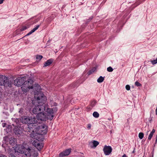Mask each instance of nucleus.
<instances>
[{"label": "nucleus", "instance_id": "obj_1", "mask_svg": "<svg viewBox=\"0 0 157 157\" xmlns=\"http://www.w3.org/2000/svg\"><path fill=\"white\" fill-rule=\"evenodd\" d=\"M47 100L46 97L43 94H40L37 98L32 101L33 104L38 106L39 110L40 112L43 113L45 111L47 107V105L45 104Z\"/></svg>", "mask_w": 157, "mask_h": 157}, {"label": "nucleus", "instance_id": "obj_2", "mask_svg": "<svg viewBox=\"0 0 157 157\" xmlns=\"http://www.w3.org/2000/svg\"><path fill=\"white\" fill-rule=\"evenodd\" d=\"M33 80L31 79H28L24 82L21 87L22 91L26 93L29 89L33 88Z\"/></svg>", "mask_w": 157, "mask_h": 157}, {"label": "nucleus", "instance_id": "obj_3", "mask_svg": "<svg viewBox=\"0 0 157 157\" xmlns=\"http://www.w3.org/2000/svg\"><path fill=\"white\" fill-rule=\"evenodd\" d=\"M47 127L45 124L37 125L36 132H37L39 134L40 136H43L44 134H46L48 132Z\"/></svg>", "mask_w": 157, "mask_h": 157}, {"label": "nucleus", "instance_id": "obj_4", "mask_svg": "<svg viewBox=\"0 0 157 157\" xmlns=\"http://www.w3.org/2000/svg\"><path fill=\"white\" fill-rule=\"evenodd\" d=\"M21 121L23 123L28 124H37L38 122L37 119L35 117H32L25 116L23 117Z\"/></svg>", "mask_w": 157, "mask_h": 157}, {"label": "nucleus", "instance_id": "obj_5", "mask_svg": "<svg viewBox=\"0 0 157 157\" xmlns=\"http://www.w3.org/2000/svg\"><path fill=\"white\" fill-rule=\"evenodd\" d=\"M19 146L24 151V153L23 154H24L25 155L28 156H31V153L33 152V151L31 149L30 147H28L27 149H26L23 145H20ZM33 152L34 153L33 155L34 157H36L38 156V153L37 152L33 151Z\"/></svg>", "mask_w": 157, "mask_h": 157}, {"label": "nucleus", "instance_id": "obj_6", "mask_svg": "<svg viewBox=\"0 0 157 157\" xmlns=\"http://www.w3.org/2000/svg\"><path fill=\"white\" fill-rule=\"evenodd\" d=\"M18 145L19 148L16 149V150H15L14 149H13V150H9V157H12L13 156L15 155V154L17 152V153H21V154H23L24 152V151L22 149H21V148L19 146V145Z\"/></svg>", "mask_w": 157, "mask_h": 157}, {"label": "nucleus", "instance_id": "obj_7", "mask_svg": "<svg viewBox=\"0 0 157 157\" xmlns=\"http://www.w3.org/2000/svg\"><path fill=\"white\" fill-rule=\"evenodd\" d=\"M26 79L25 76L22 77H19L15 80L14 82V84L17 86H22L24 82Z\"/></svg>", "mask_w": 157, "mask_h": 157}, {"label": "nucleus", "instance_id": "obj_8", "mask_svg": "<svg viewBox=\"0 0 157 157\" xmlns=\"http://www.w3.org/2000/svg\"><path fill=\"white\" fill-rule=\"evenodd\" d=\"M29 135L31 138L36 139V140H43L44 139V136H40L39 134L37 132H32Z\"/></svg>", "mask_w": 157, "mask_h": 157}, {"label": "nucleus", "instance_id": "obj_9", "mask_svg": "<svg viewBox=\"0 0 157 157\" xmlns=\"http://www.w3.org/2000/svg\"><path fill=\"white\" fill-rule=\"evenodd\" d=\"M37 119L42 121H46L47 120L49 119L48 117L44 113L40 112L36 115Z\"/></svg>", "mask_w": 157, "mask_h": 157}, {"label": "nucleus", "instance_id": "obj_10", "mask_svg": "<svg viewBox=\"0 0 157 157\" xmlns=\"http://www.w3.org/2000/svg\"><path fill=\"white\" fill-rule=\"evenodd\" d=\"M38 122L37 124H32L28 125V127L27 128V130L30 132H36L37 125H38Z\"/></svg>", "mask_w": 157, "mask_h": 157}, {"label": "nucleus", "instance_id": "obj_11", "mask_svg": "<svg viewBox=\"0 0 157 157\" xmlns=\"http://www.w3.org/2000/svg\"><path fill=\"white\" fill-rule=\"evenodd\" d=\"M40 140H35L33 142V145L39 150H40L43 147V144L39 142Z\"/></svg>", "mask_w": 157, "mask_h": 157}, {"label": "nucleus", "instance_id": "obj_12", "mask_svg": "<svg viewBox=\"0 0 157 157\" xmlns=\"http://www.w3.org/2000/svg\"><path fill=\"white\" fill-rule=\"evenodd\" d=\"M112 149L110 146L105 145L103 151L105 155H109L112 152Z\"/></svg>", "mask_w": 157, "mask_h": 157}, {"label": "nucleus", "instance_id": "obj_13", "mask_svg": "<svg viewBox=\"0 0 157 157\" xmlns=\"http://www.w3.org/2000/svg\"><path fill=\"white\" fill-rule=\"evenodd\" d=\"M46 111L47 113L46 114H47V115H46L48 117V119L50 120H52L54 117V116L53 115V112H52V109L48 108L47 107L46 108Z\"/></svg>", "mask_w": 157, "mask_h": 157}, {"label": "nucleus", "instance_id": "obj_14", "mask_svg": "<svg viewBox=\"0 0 157 157\" xmlns=\"http://www.w3.org/2000/svg\"><path fill=\"white\" fill-rule=\"evenodd\" d=\"M71 149L69 148L66 149L64 151L61 152L59 155V157H63L64 156L69 155L71 152Z\"/></svg>", "mask_w": 157, "mask_h": 157}, {"label": "nucleus", "instance_id": "obj_15", "mask_svg": "<svg viewBox=\"0 0 157 157\" xmlns=\"http://www.w3.org/2000/svg\"><path fill=\"white\" fill-rule=\"evenodd\" d=\"M35 106L33 108H31L30 109V113L34 114H38L40 113V110H39L38 106L37 105H35Z\"/></svg>", "mask_w": 157, "mask_h": 157}, {"label": "nucleus", "instance_id": "obj_16", "mask_svg": "<svg viewBox=\"0 0 157 157\" xmlns=\"http://www.w3.org/2000/svg\"><path fill=\"white\" fill-rule=\"evenodd\" d=\"M7 78L5 76L0 75V85L4 86Z\"/></svg>", "mask_w": 157, "mask_h": 157}, {"label": "nucleus", "instance_id": "obj_17", "mask_svg": "<svg viewBox=\"0 0 157 157\" xmlns=\"http://www.w3.org/2000/svg\"><path fill=\"white\" fill-rule=\"evenodd\" d=\"M20 127L18 126H15L13 129L14 132L16 135H20L22 133V131L20 129Z\"/></svg>", "mask_w": 157, "mask_h": 157}, {"label": "nucleus", "instance_id": "obj_18", "mask_svg": "<svg viewBox=\"0 0 157 157\" xmlns=\"http://www.w3.org/2000/svg\"><path fill=\"white\" fill-rule=\"evenodd\" d=\"M53 61V59H50L47 60L44 64L43 67H46L49 66L51 64Z\"/></svg>", "mask_w": 157, "mask_h": 157}, {"label": "nucleus", "instance_id": "obj_19", "mask_svg": "<svg viewBox=\"0 0 157 157\" xmlns=\"http://www.w3.org/2000/svg\"><path fill=\"white\" fill-rule=\"evenodd\" d=\"M12 84V82L11 81H10L7 78L5 83L4 86H10Z\"/></svg>", "mask_w": 157, "mask_h": 157}, {"label": "nucleus", "instance_id": "obj_20", "mask_svg": "<svg viewBox=\"0 0 157 157\" xmlns=\"http://www.w3.org/2000/svg\"><path fill=\"white\" fill-rule=\"evenodd\" d=\"M91 143L93 144V146H91V148L95 147L99 144V142L96 140H93V142H91Z\"/></svg>", "mask_w": 157, "mask_h": 157}, {"label": "nucleus", "instance_id": "obj_21", "mask_svg": "<svg viewBox=\"0 0 157 157\" xmlns=\"http://www.w3.org/2000/svg\"><path fill=\"white\" fill-rule=\"evenodd\" d=\"M16 142V140L14 138H11L9 139V143L10 144L12 145H13L15 144Z\"/></svg>", "mask_w": 157, "mask_h": 157}, {"label": "nucleus", "instance_id": "obj_22", "mask_svg": "<svg viewBox=\"0 0 157 157\" xmlns=\"http://www.w3.org/2000/svg\"><path fill=\"white\" fill-rule=\"evenodd\" d=\"M155 129H153L148 136V139L149 140H150L151 139L154 133H155Z\"/></svg>", "mask_w": 157, "mask_h": 157}, {"label": "nucleus", "instance_id": "obj_23", "mask_svg": "<svg viewBox=\"0 0 157 157\" xmlns=\"http://www.w3.org/2000/svg\"><path fill=\"white\" fill-rule=\"evenodd\" d=\"M96 68L95 67L93 68L92 69H91V70H90L89 71L88 73L87 74L88 75H90L93 73L94 71L95 70Z\"/></svg>", "mask_w": 157, "mask_h": 157}, {"label": "nucleus", "instance_id": "obj_24", "mask_svg": "<svg viewBox=\"0 0 157 157\" xmlns=\"http://www.w3.org/2000/svg\"><path fill=\"white\" fill-rule=\"evenodd\" d=\"M104 80V78L101 76H100L97 79V82L99 83L102 82Z\"/></svg>", "mask_w": 157, "mask_h": 157}, {"label": "nucleus", "instance_id": "obj_25", "mask_svg": "<svg viewBox=\"0 0 157 157\" xmlns=\"http://www.w3.org/2000/svg\"><path fill=\"white\" fill-rule=\"evenodd\" d=\"M43 57V56L41 55H36V59L38 61H40L42 59Z\"/></svg>", "mask_w": 157, "mask_h": 157}, {"label": "nucleus", "instance_id": "obj_26", "mask_svg": "<svg viewBox=\"0 0 157 157\" xmlns=\"http://www.w3.org/2000/svg\"><path fill=\"white\" fill-rule=\"evenodd\" d=\"M93 116L95 117L98 118L99 117V114L97 112H94L93 114Z\"/></svg>", "mask_w": 157, "mask_h": 157}, {"label": "nucleus", "instance_id": "obj_27", "mask_svg": "<svg viewBox=\"0 0 157 157\" xmlns=\"http://www.w3.org/2000/svg\"><path fill=\"white\" fill-rule=\"evenodd\" d=\"M144 136V134L143 132H140L139 134V137L140 139H142Z\"/></svg>", "mask_w": 157, "mask_h": 157}, {"label": "nucleus", "instance_id": "obj_28", "mask_svg": "<svg viewBox=\"0 0 157 157\" xmlns=\"http://www.w3.org/2000/svg\"><path fill=\"white\" fill-rule=\"evenodd\" d=\"M107 71L109 72H111L113 71V69L110 66L107 68Z\"/></svg>", "mask_w": 157, "mask_h": 157}, {"label": "nucleus", "instance_id": "obj_29", "mask_svg": "<svg viewBox=\"0 0 157 157\" xmlns=\"http://www.w3.org/2000/svg\"><path fill=\"white\" fill-rule=\"evenodd\" d=\"M135 86H142L141 84L137 81L135 82Z\"/></svg>", "mask_w": 157, "mask_h": 157}, {"label": "nucleus", "instance_id": "obj_30", "mask_svg": "<svg viewBox=\"0 0 157 157\" xmlns=\"http://www.w3.org/2000/svg\"><path fill=\"white\" fill-rule=\"evenodd\" d=\"M40 25H37L32 30H33V31H34V32L40 26Z\"/></svg>", "mask_w": 157, "mask_h": 157}, {"label": "nucleus", "instance_id": "obj_31", "mask_svg": "<svg viewBox=\"0 0 157 157\" xmlns=\"http://www.w3.org/2000/svg\"><path fill=\"white\" fill-rule=\"evenodd\" d=\"M27 29V27L26 26H23L20 29V30L21 31H22L26 30Z\"/></svg>", "mask_w": 157, "mask_h": 157}, {"label": "nucleus", "instance_id": "obj_32", "mask_svg": "<svg viewBox=\"0 0 157 157\" xmlns=\"http://www.w3.org/2000/svg\"><path fill=\"white\" fill-rule=\"evenodd\" d=\"M151 63L153 64H155L157 63V58H156L155 60H152L151 61Z\"/></svg>", "mask_w": 157, "mask_h": 157}, {"label": "nucleus", "instance_id": "obj_33", "mask_svg": "<svg viewBox=\"0 0 157 157\" xmlns=\"http://www.w3.org/2000/svg\"><path fill=\"white\" fill-rule=\"evenodd\" d=\"M52 109V112H53V113L56 112L57 110V108L56 107H54Z\"/></svg>", "mask_w": 157, "mask_h": 157}, {"label": "nucleus", "instance_id": "obj_34", "mask_svg": "<svg viewBox=\"0 0 157 157\" xmlns=\"http://www.w3.org/2000/svg\"><path fill=\"white\" fill-rule=\"evenodd\" d=\"M125 88L127 90H130V86L128 85H127L125 86Z\"/></svg>", "mask_w": 157, "mask_h": 157}, {"label": "nucleus", "instance_id": "obj_35", "mask_svg": "<svg viewBox=\"0 0 157 157\" xmlns=\"http://www.w3.org/2000/svg\"><path fill=\"white\" fill-rule=\"evenodd\" d=\"M34 32V31H33V30H31L29 33L28 34H27L25 36H28L29 35L31 34L32 33Z\"/></svg>", "mask_w": 157, "mask_h": 157}, {"label": "nucleus", "instance_id": "obj_36", "mask_svg": "<svg viewBox=\"0 0 157 157\" xmlns=\"http://www.w3.org/2000/svg\"><path fill=\"white\" fill-rule=\"evenodd\" d=\"M91 125L90 124H88L87 125V128L89 129H90L91 128Z\"/></svg>", "mask_w": 157, "mask_h": 157}, {"label": "nucleus", "instance_id": "obj_37", "mask_svg": "<svg viewBox=\"0 0 157 157\" xmlns=\"http://www.w3.org/2000/svg\"><path fill=\"white\" fill-rule=\"evenodd\" d=\"M0 157H7L4 155L1 154L0 155Z\"/></svg>", "mask_w": 157, "mask_h": 157}, {"label": "nucleus", "instance_id": "obj_38", "mask_svg": "<svg viewBox=\"0 0 157 157\" xmlns=\"http://www.w3.org/2000/svg\"><path fill=\"white\" fill-rule=\"evenodd\" d=\"M36 86L37 87L38 89H39L40 88V86L38 84L36 85Z\"/></svg>", "mask_w": 157, "mask_h": 157}, {"label": "nucleus", "instance_id": "obj_39", "mask_svg": "<svg viewBox=\"0 0 157 157\" xmlns=\"http://www.w3.org/2000/svg\"><path fill=\"white\" fill-rule=\"evenodd\" d=\"M6 123H3L2 124V125L3 127H4L5 126V125H6Z\"/></svg>", "mask_w": 157, "mask_h": 157}, {"label": "nucleus", "instance_id": "obj_40", "mask_svg": "<svg viewBox=\"0 0 157 157\" xmlns=\"http://www.w3.org/2000/svg\"><path fill=\"white\" fill-rule=\"evenodd\" d=\"M5 0H0V4L2 3Z\"/></svg>", "mask_w": 157, "mask_h": 157}, {"label": "nucleus", "instance_id": "obj_41", "mask_svg": "<svg viewBox=\"0 0 157 157\" xmlns=\"http://www.w3.org/2000/svg\"><path fill=\"white\" fill-rule=\"evenodd\" d=\"M122 157H127V156L125 154H124V155H123Z\"/></svg>", "mask_w": 157, "mask_h": 157}, {"label": "nucleus", "instance_id": "obj_42", "mask_svg": "<svg viewBox=\"0 0 157 157\" xmlns=\"http://www.w3.org/2000/svg\"><path fill=\"white\" fill-rule=\"evenodd\" d=\"M156 114L157 115V106L155 110Z\"/></svg>", "mask_w": 157, "mask_h": 157}, {"label": "nucleus", "instance_id": "obj_43", "mask_svg": "<svg viewBox=\"0 0 157 157\" xmlns=\"http://www.w3.org/2000/svg\"><path fill=\"white\" fill-rule=\"evenodd\" d=\"M157 142V135H156V141H155V144H156Z\"/></svg>", "mask_w": 157, "mask_h": 157}, {"label": "nucleus", "instance_id": "obj_44", "mask_svg": "<svg viewBox=\"0 0 157 157\" xmlns=\"http://www.w3.org/2000/svg\"><path fill=\"white\" fill-rule=\"evenodd\" d=\"M135 148H134V150L132 151V153H134L135 152Z\"/></svg>", "mask_w": 157, "mask_h": 157}]
</instances>
